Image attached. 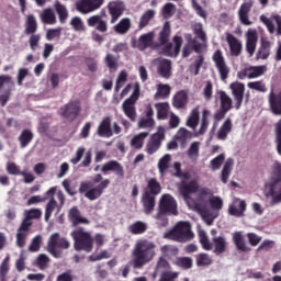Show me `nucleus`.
I'll return each mask as SVG.
<instances>
[{"instance_id": "1", "label": "nucleus", "mask_w": 281, "mask_h": 281, "mask_svg": "<svg viewBox=\"0 0 281 281\" xmlns=\"http://www.w3.org/2000/svg\"><path fill=\"white\" fill-rule=\"evenodd\" d=\"M156 248L157 246L154 241L139 239L131 252L130 265H132L134 269H142L145 265L151 262L153 258H155Z\"/></svg>"}, {"instance_id": "2", "label": "nucleus", "mask_w": 281, "mask_h": 281, "mask_svg": "<svg viewBox=\"0 0 281 281\" xmlns=\"http://www.w3.org/2000/svg\"><path fill=\"white\" fill-rule=\"evenodd\" d=\"M111 186V180L104 179L102 173H97L92 178L91 182H81L79 187V193L85 194L86 199L89 201H98L102 194H104V190Z\"/></svg>"}, {"instance_id": "3", "label": "nucleus", "mask_w": 281, "mask_h": 281, "mask_svg": "<svg viewBox=\"0 0 281 281\" xmlns=\"http://www.w3.org/2000/svg\"><path fill=\"white\" fill-rule=\"evenodd\" d=\"M43 211L41 209H30L26 211L25 217L20 224L15 234V245L20 249H23L27 245V236H30V229H32L33 218H41Z\"/></svg>"}, {"instance_id": "4", "label": "nucleus", "mask_w": 281, "mask_h": 281, "mask_svg": "<svg viewBox=\"0 0 281 281\" xmlns=\"http://www.w3.org/2000/svg\"><path fill=\"white\" fill-rule=\"evenodd\" d=\"M164 238L176 243H188L194 238L192 225L190 222H178L171 231L165 233Z\"/></svg>"}, {"instance_id": "5", "label": "nucleus", "mask_w": 281, "mask_h": 281, "mask_svg": "<svg viewBox=\"0 0 281 281\" xmlns=\"http://www.w3.org/2000/svg\"><path fill=\"white\" fill-rule=\"evenodd\" d=\"M74 240V248L76 251H86V254H91L93 251V235L80 227L75 229L70 234Z\"/></svg>"}, {"instance_id": "6", "label": "nucleus", "mask_w": 281, "mask_h": 281, "mask_svg": "<svg viewBox=\"0 0 281 281\" xmlns=\"http://www.w3.org/2000/svg\"><path fill=\"white\" fill-rule=\"evenodd\" d=\"M71 243L65 237H60V234L55 233L49 237L47 249L54 258H60L63 252L58 249H69Z\"/></svg>"}, {"instance_id": "7", "label": "nucleus", "mask_w": 281, "mask_h": 281, "mask_svg": "<svg viewBox=\"0 0 281 281\" xmlns=\"http://www.w3.org/2000/svg\"><path fill=\"white\" fill-rule=\"evenodd\" d=\"M161 214H173L177 216L179 212L177 211V200L170 194H165L161 196L159 202V213L156 215V218H159Z\"/></svg>"}, {"instance_id": "8", "label": "nucleus", "mask_w": 281, "mask_h": 281, "mask_svg": "<svg viewBox=\"0 0 281 281\" xmlns=\"http://www.w3.org/2000/svg\"><path fill=\"white\" fill-rule=\"evenodd\" d=\"M267 199H271L269 202L270 207L279 205L281 203V179L277 178L266 189L265 193Z\"/></svg>"}, {"instance_id": "9", "label": "nucleus", "mask_w": 281, "mask_h": 281, "mask_svg": "<svg viewBox=\"0 0 281 281\" xmlns=\"http://www.w3.org/2000/svg\"><path fill=\"white\" fill-rule=\"evenodd\" d=\"M212 60L220 74L221 80H227L229 78V66H227V61L225 60V56H223V50L217 49L214 52L212 56Z\"/></svg>"}, {"instance_id": "10", "label": "nucleus", "mask_w": 281, "mask_h": 281, "mask_svg": "<svg viewBox=\"0 0 281 281\" xmlns=\"http://www.w3.org/2000/svg\"><path fill=\"white\" fill-rule=\"evenodd\" d=\"M166 139V128L164 126H158L157 132L151 135L150 140L147 143L148 155H155L161 148V142Z\"/></svg>"}, {"instance_id": "11", "label": "nucleus", "mask_w": 281, "mask_h": 281, "mask_svg": "<svg viewBox=\"0 0 281 281\" xmlns=\"http://www.w3.org/2000/svg\"><path fill=\"white\" fill-rule=\"evenodd\" d=\"M103 4L104 0H80L75 3V8L80 14H91V12L100 10Z\"/></svg>"}, {"instance_id": "12", "label": "nucleus", "mask_w": 281, "mask_h": 281, "mask_svg": "<svg viewBox=\"0 0 281 281\" xmlns=\"http://www.w3.org/2000/svg\"><path fill=\"white\" fill-rule=\"evenodd\" d=\"M60 111L63 117H65L66 120H70V122H75L78 115H80V111H82V109L80 108V103L71 101L65 104L60 109Z\"/></svg>"}, {"instance_id": "13", "label": "nucleus", "mask_w": 281, "mask_h": 281, "mask_svg": "<svg viewBox=\"0 0 281 281\" xmlns=\"http://www.w3.org/2000/svg\"><path fill=\"white\" fill-rule=\"evenodd\" d=\"M179 192L184 199V201H190L192 198L191 194H196L199 192V182L196 180H191L189 182L182 181L179 186Z\"/></svg>"}, {"instance_id": "14", "label": "nucleus", "mask_w": 281, "mask_h": 281, "mask_svg": "<svg viewBox=\"0 0 281 281\" xmlns=\"http://www.w3.org/2000/svg\"><path fill=\"white\" fill-rule=\"evenodd\" d=\"M88 27H93L97 32L104 34L109 32V22L102 19L101 14H95L87 19Z\"/></svg>"}, {"instance_id": "15", "label": "nucleus", "mask_w": 281, "mask_h": 281, "mask_svg": "<svg viewBox=\"0 0 281 281\" xmlns=\"http://www.w3.org/2000/svg\"><path fill=\"white\" fill-rule=\"evenodd\" d=\"M254 8V0H244L240 4L237 14L241 25H251V21L249 20V13Z\"/></svg>"}, {"instance_id": "16", "label": "nucleus", "mask_w": 281, "mask_h": 281, "mask_svg": "<svg viewBox=\"0 0 281 281\" xmlns=\"http://www.w3.org/2000/svg\"><path fill=\"white\" fill-rule=\"evenodd\" d=\"M231 89L235 101V109L238 111L243 106V100H245V83H231Z\"/></svg>"}, {"instance_id": "17", "label": "nucleus", "mask_w": 281, "mask_h": 281, "mask_svg": "<svg viewBox=\"0 0 281 281\" xmlns=\"http://www.w3.org/2000/svg\"><path fill=\"white\" fill-rule=\"evenodd\" d=\"M157 74L160 78L170 80V78H172V60L165 58L159 59L157 64Z\"/></svg>"}, {"instance_id": "18", "label": "nucleus", "mask_w": 281, "mask_h": 281, "mask_svg": "<svg viewBox=\"0 0 281 281\" xmlns=\"http://www.w3.org/2000/svg\"><path fill=\"white\" fill-rule=\"evenodd\" d=\"M101 172L103 175H109V172H113L116 177H124V167L117 160H109L104 162L101 167Z\"/></svg>"}, {"instance_id": "19", "label": "nucleus", "mask_w": 281, "mask_h": 281, "mask_svg": "<svg viewBox=\"0 0 281 281\" xmlns=\"http://www.w3.org/2000/svg\"><path fill=\"white\" fill-rule=\"evenodd\" d=\"M245 210H247V203L244 200L235 199L228 206L229 216L240 218L245 216Z\"/></svg>"}, {"instance_id": "20", "label": "nucleus", "mask_w": 281, "mask_h": 281, "mask_svg": "<svg viewBox=\"0 0 281 281\" xmlns=\"http://www.w3.org/2000/svg\"><path fill=\"white\" fill-rule=\"evenodd\" d=\"M68 221H70L72 227H78V225H89V223H91L88 218L81 216L78 206H72L68 211Z\"/></svg>"}, {"instance_id": "21", "label": "nucleus", "mask_w": 281, "mask_h": 281, "mask_svg": "<svg viewBox=\"0 0 281 281\" xmlns=\"http://www.w3.org/2000/svg\"><path fill=\"white\" fill-rule=\"evenodd\" d=\"M271 47H273V42L262 37L256 54V60H267L271 56Z\"/></svg>"}, {"instance_id": "22", "label": "nucleus", "mask_w": 281, "mask_h": 281, "mask_svg": "<svg viewBox=\"0 0 281 281\" xmlns=\"http://www.w3.org/2000/svg\"><path fill=\"white\" fill-rule=\"evenodd\" d=\"M109 14L111 15V23H115L122 14H124V2L114 1L110 2L108 5Z\"/></svg>"}, {"instance_id": "23", "label": "nucleus", "mask_w": 281, "mask_h": 281, "mask_svg": "<svg viewBox=\"0 0 281 281\" xmlns=\"http://www.w3.org/2000/svg\"><path fill=\"white\" fill-rule=\"evenodd\" d=\"M268 102L273 115H281V91L276 93L273 89H271Z\"/></svg>"}, {"instance_id": "24", "label": "nucleus", "mask_w": 281, "mask_h": 281, "mask_svg": "<svg viewBox=\"0 0 281 281\" xmlns=\"http://www.w3.org/2000/svg\"><path fill=\"white\" fill-rule=\"evenodd\" d=\"M140 201L145 214L148 215L155 212V205H157V195H150V193H143Z\"/></svg>"}, {"instance_id": "25", "label": "nucleus", "mask_w": 281, "mask_h": 281, "mask_svg": "<svg viewBox=\"0 0 281 281\" xmlns=\"http://www.w3.org/2000/svg\"><path fill=\"white\" fill-rule=\"evenodd\" d=\"M97 135L99 137H113V128L111 127L110 116H105L102 119L97 128Z\"/></svg>"}, {"instance_id": "26", "label": "nucleus", "mask_w": 281, "mask_h": 281, "mask_svg": "<svg viewBox=\"0 0 281 281\" xmlns=\"http://www.w3.org/2000/svg\"><path fill=\"white\" fill-rule=\"evenodd\" d=\"M228 43L229 52L232 56H240L243 54V43L234 35L228 34L226 36Z\"/></svg>"}, {"instance_id": "27", "label": "nucleus", "mask_w": 281, "mask_h": 281, "mask_svg": "<svg viewBox=\"0 0 281 281\" xmlns=\"http://www.w3.org/2000/svg\"><path fill=\"white\" fill-rule=\"evenodd\" d=\"M122 111H123L124 115H126L131 122H136L137 109L135 108L134 102H132L131 100H125L122 103Z\"/></svg>"}, {"instance_id": "28", "label": "nucleus", "mask_w": 281, "mask_h": 281, "mask_svg": "<svg viewBox=\"0 0 281 281\" xmlns=\"http://www.w3.org/2000/svg\"><path fill=\"white\" fill-rule=\"evenodd\" d=\"M153 41H155V33L149 32L143 34L139 36L136 47L139 49V52H145V49H148V47H153Z\"/></svg>"}, {"instance_id": "29", "label": "nucleus", "mask_w": 281, "mask_h": 281, "mask_svg": "<svg viewBox=\"0 0 281 281\" xmlns=\"http://www.w3.org/2000/svg\"><path fill=\"white\" fill-rule=\"evenodd\" d=\"M258 45V35L256 31H249L246 38V52L249 56H254L256 54V47Z\"/></svg>"}, {"instance_id": "30", "label": "nucleus", "mask_w": 281, "mask_h": 281, "mask_svg": "<svg viewBox=\"0 0 281 281\" xmlns=\"http://www.w3.org/2000/svg\"><path fill=\"white\" fill-rule=\"evenodd\" d=\"M267 71V66H249L245 68L244 76H247L250 80L254 78H260V76H265Z\"/></svg>"}, {"instance_id": "31", "label": "nucleus", "mask_w": 281, "mask_h": 281, "mask_svg": "<svg viewBox=\"0 0 281 281\" xmlns=\"http://www.w3.org/2000/svg\"><path fill=\"white\" fill-rule=\"evenodd\" d=\"M212 243L214 247L213 254H215V256H221V254H225V251H227V240H225V237H213Z\"/></svg>"}, {"instance_id": "32", "label": "nucleus", "mask_w": 281, "mask_h": 281, "mask_svg": "<svg viewBox=\"0 0 281 281\" xmlns=\"http://www.w3.org/2000/svg\"><path fill=\"white\" fill-rule=\"evenodd\" d=\"M232 128H234V125L232 124V119H226L217 131V139H220L221 142H225V139H227V136L232 133Z\"/></svg>"}, {"instance_id": "33", "label": "nucleus", "mask_w": 281, "mask_h": 281, "mask_svg": "<svg viewBox=\"0 0 281 281\" xmlns=\"http://www.w3.org/2000/svg\"><path fill=\"white\" fill-rule=\"evenodd\" d=\"M40 19L44 25H56V13H54V9L46 8L40 14Z\"/></svg>"}, {"instance_id": "34", "label": "nucleus", "mask_w": 281, "mask_h": 281, "mask_svg": "<svg viewBox=\"0 0 281 281\" xmlns=\"http://www.w3.org/2000/svg\"><path fill=\"white\" fill-rule=\"evenodd\" d=\"M156 93L154 94V100H168L170 98V85L167 83H158L156 86Z\"/></svg>"}, {"instance_id": "35", "label": "nucleus", "mask_w": 281, "mask_h": 281, "mask_svg": "<svg viewBox=\"0 0 281 281\" xmlns=\"http://www.w3.org/2000/svg\"><path fill=\"white\" fill-rule=\"evenodd\" d=\"M186 104H188V92L180 90L173 95L172 105L175 109H186Z\"/></svg>"}, {"instance_id": "36", "label": "nucleus", "mask_w": 281, "mask_h": 281, "mask_svg": "<svg viewBox=\"0 0 281 281\" xmlns=\"http://www.w3.org/2000/svg\"><path fill=\"white\" fill-rule=\"evenodd\" d=\"M143 193H148L153 196L161 194V183L157 181V178H151L147 181V189Z\"/></svg>"}, {"instance_id": "37", "label": "nucleus", "mask_w": 281, "mask_h": 281, "mask_svg": "<svg viewBox=\"0 0 281 281\" xmlns=\"http://www.w3.org/2000/svg\"><path fill=\"white\" fill-rule=\"evenodd\" d=\"M54 9L56 14L58 15L59 22L61 24L67 23V19H69V11L67 10V7L59 1L55 2Z\"/></svg>"}, {"instance_id": "38", "label": "nucleus", "mask_w": 281, "mask_h": 281, "mask_svg": "<svg viewBox=\"0 0 281 281\" xmlns=\"http://www.w3.org/2000/svg\"><path fill=\"white\" fill-rule=\"evenodd\" d=\"M233 241L235 247L238 249V251H250L251 249L247 247V244L245 243V237H243L241 232H235L233 234Z\"/></svg>"}, {"instance_id": "39", "label": "nucleus", "mask_w": 281, "mask_h": 281, "mask_svg": "<svg viewBox=\"0 0 281 281\" xmlns=\"http://www.w3.org/2000/svg\"><path fill=\"white\" fill-rule=\"evenodd\" d=\"M155 14L156 12L153 9L145 11L139 19L138 30H144V27H147V25H149V23L155 19Z\"/></svg>"}, {"instance_id": "40", "label": "nucleus", "mask_w": 281, "mask_h": 281, "mask_svg": "<svg viewBox=\"0 0 281 281\" xmlns=\"http://www.w3.org/2000/svg\"><path fill=\"white\" fill-rule=\"evenodd\" d=\"M37 30H38V22H36V16H34V14L27 15L24 33L26 35L36 34Z\"/></svg>"}, {"instance_id": "41", "label": "nucleus", "mask_w": 281, "mask_h": 281, "mask_svg": "<svg viewBox=\"0 0 281 281\" xmlns=\"http://www.w3.org/2000/svg\"><path fill=\"white\" fill-rule=\"evenodd\" d=\"M176 142H179L182 146L188 144V139H192V132L188 131L186 127H181L175 135Z\"/></svg>"}, {"instance_id": "42", "label": "nucleus", "mask_w": 281, "mask_h": 281, "mask_svg": "<svg viewBox=\"0 0 281 281\" xmlns=\"http://www.w3.org/2000/svg\"><path fill=\"white\" fill-rule=\"evenodd\" d=\"M131 19L123 18L116 25H114V32L116 34H127L131 30Z\"/></svg>"}, {"instance_id": "43", "label": "nucleus", "mask_w": 281, "mask_h": 281, "mask_svg": "<svg viewBox=\"0 0 281 281\" xmlns=\"http://www.w3.org/2000/svg\"><path fill=\"white\" fill-rule=\"evenodd\" d=\"M32 139H34V133L30 130H24L19 136V142L21 148H27L30 144L32 143Z\"/></svg>"}, {"instance_id": "44", "label": "nucleus", "mask_w": 281, "mask_h": 281, "mask_svg": "<svg viewBox=\"0 0 281 281\" xmlns=\"http://www.w3.org/2000/svg\"><path fill=\"white\" fill-rule=\"evenodd\" d=\"M170 32H171L170 22H165L158 37L159 45L168 44V41H170Z\"/></svg>"}, {"instance_id": "45", "label": "nucleus", "mask_w": 281, "mask_h": 281, "mask_svg": "<svg viewBox=\"0 0 281 281\" xmlns=\"http://www.w3.org/2000/svg\"><path fill=\"white\" fill-rule=\"evenodd\" d=\"M233 168H234V159L228 158L222 169V183H227L229 181V176L232 175Z\"/></svg>"}, {"instance_id": "46", "label": "nucleus", "mask_w": 281, "mask_h": 281, "mask_svg": "<svg viewBox=\"0 0 281 281\" xmlns=\"http://www.w3.org/2000/svg\"><path fill=\"white\" fill-rule=\"evenodd\" d=\"M157 120H168V111H170V104L168 102L156 103Z\"/></svg>"}, {"instance_id": "47", "label": "nucleus", "mask_w": 281, "mask_h": 281, "mask_svg": "<svg viewBox=\"0 0 281 281\" xmlns=\"http://www.w3.org/2000/svg\"><path fill=\"white\" fill-rule=\"evenodd\" d=\"M221 109L224 111H232L234 109L232 98L225 91H220Z\"/></svg>"}, {"instance_id": "48", "label": "nucleus", "mask_w": 281, "mask_h": 281, "mask_svg": "<svg viewBox=\"0 0 281 281\" xmlns=\"http://www.w3.org/2000/svg\"><path fill=\"white\" fill-rule=\"evenodd\" d=\"M148 229V225L142 221H137L128 226L130 234L139 235L144 234Z\"/></svg>"}, {"instance_id": "49", "label": "nucleus", "mask_w": 281, "mask_h": 281, "mask_svg": "<svg viewBox=\"0 0 281 281\" xmlns=\"http://www.w3.org/2000/svg\"><path fill=\"white\" fill-rule=\"evenodd\" d=\"M147 137H148L147 132H142L137 134L131 139V146H133V148H136V150L142 149L144 147V139H146Z\"/></svg>"}, {"instance_id": "50", "label": "nucleus", "mask_w": 281, "mask_h": 281, "mask_svg": "<svg viewBox=\"0 0 281 281\" xmlns=\"http://www.w3.org/2000/svg\"><path fill=\"white\" fill-rule=\"evenodd\" d=\"M160 251L165 258H175V256H179V248L175 245H165L160 248Z\"/></svg>"}, {"instance_id": "51", "label": "nucleus", "mask_w": 281, "mask_h": 281, "mask_svg": "<svg viewBox=\"0 0 281 281\" xmlns=\"http://www.w3.org/2000/svg\"><path fill=\"white\" fill-rule=\"evenodd\" d=\"M170 161H172V157L170 154H166L164 157H161L158 161V170L160 175H166V170L170 168Z\"/></svg>"}, {"instance_id": "52", "label": "nucleus", "mask_w": 281, "mask_h": 281, "mask_svg": "<svg viewBox=\"0 0 281 281\" xmlns=\"http://www.w3.org/2000/svg\"><path fill=\"white\" fill-rule=\"evenodd\" d=\"M196 267H210L214 260L212 257L205 252H201L196 256Z\"/></svg>"}, {"instance_id": "53", "label": "nucleus", "mask_w": 281, "mask_h": 281, "mask_svg": "<svg viewBox=\"0 0 281 281\" xmlns=\"http://www.w3.org/2000/svg\"><path fill=\"white\" fill-rule=\"evenodd\" d=\"M187 126L189 128H196L199 126V108H195L192 110L188 121H187Z\"/></svg>"}, {"instance_id": "54", "label": "nucleus", "mask_w": 281, "mask_h": 281, "mask_svg": "<svg viewBox=\"0 0 281 281\" xmlns=\"http://www.w3.org/2000/svg\"><path fill=\"white\" fill-rule=\"evenodd\" d=\"M156 273H164L166 271H170V262L166 260L164 257H159L156 268H155Z\"/></svg>"}, {"instance_id": "55", "label": "nucleus", "mask_w": 281, "mask_h": 281, "mask_svg": "<svg viewBox=\"0 0 281 281\" xmlns=\"http://www.w3.org/2000/svg\"><path fill=\"white\" fill-rule=\"evenodd\" d=\"M56 207H58V202H56V200L54 198H52L48 203L46 204V209H45V221H49V218H52V214H54V210H56Z\"/></svg>"}, {"instance_id": "56", "label": "nucleus", "mask_w": 281, "mask_h": 281, "mask_svg": "<svg viewBox=\"0 0 281 281\" xmlns=\"http://www.w3.org/2000/svg\"><path fill=\"white\" fill-rule=\"evenodd\" d=\"M248 89H252L255 91H259L260 93H267V85L265 81H250L247 83Z\"/></svg>"}, {"instance_id": "57", "label": "nucleus", "mask_w": 281, "mask_h": 281, "mask_svg": "<svg viewBox=\"0 0 281 281\" xmlns=\"http://www.w3.org/2000/svg\"><path fill=\"white\" fill-rule=\"evenodd\" d=\"M175 12H177V5L172 2L166 3L162 8L164 19H171V16H175Z\"/></svg>"}, {"instance_id": "58", "label": "nucleus", "mask_w": 281, "mask_h": 281, "mask_svg": "<svg viewBox=\"0 0 281 281\" xmlns=\"http://www.w3.org/2000/svg\"><path fill=\"white\" fill-rule=\"evenodd\" d=\"M104 63L110 71H117V67H120V65L117 64V59L113 54H108L105 56Z\"/></svg>"}, {"instance_id": "59", "label": "nucleus", "mask_w": 281, "mask_h": 281, "mask_svg": "<svg viewBox=\"0 0 281 281\" xmlns=\"http://www.w3.org/2000/svg\"><path fill=\"white\" fill-rule=\"evenodd\" d=\"M70 25L75 32H85V22H82V19L80 16H74L70 20Z\"/></svg>"}, {"instance_id": "60", "label": "nucleus", "mask_w": 281, "mask_h": 281, "mask_svg": "<svg viewBox=\"0 0 281 281\" xmlns=\"http://www.w3.org/2000/svg\"><path fill=\"white\" fill-rule=\"evenodd\" d=\"M277 153L281 156V120H279L274 125Z\"/></svg>"}, {"instance_id": "61", "label": "nucleus", "mask_w": 281, "mask_h": 281, "mask_svg": "<svg viewBox=\"0 0 281 281\" xmlns=\"http://www.w3.org/2000/svg\"><path fill=\"white\" fill-rule=\"evenodd\" d=\"M225 161V154H220L217 157L210 161L211 170H221V166Z\"/></svg>"}, {"instance_id": "62", "label": "nucleus", "mask_w": 281, "mask_h": 281, "mask_svg": "<svg viewBox=\"0 0 281 281\" xmlns=\"http://www.w3.org/2000/svg\"><path fill=\"white\" fill-rule=\"evenodd\" d=\"M199 238L203 249H205V251H211L212 243H210V238H207V234L204 231L199 233Z\"/></svg>"}, {"instance_id": "63", "label": "nucleus", "mask_w": 281, "mask_h": 281, "mask_svg": "<svg viewBox=\"0 0 281 281\" xmlns=\"http://www.w3.org/2000/svg\"><path fill=\"white\" fill-rule=\"evenodd\" d=\"M177 267H181V269H192V258L190 257H179L176 260Z\"/></svg>"}, {"instance_id": "64", "label": "nucleus", "mask_w": 281, "mask_h": 281, "mask_svg": "<svg viewBox=\"0 0 281 281\" xmlns=\"http://www.w3.org/2000/svg\"><path fill=\"white\" fill-rule=\"evenodd\" d=\"M189 159H199V142H193L188 149Z\"/></svg>"}]
</instances>
